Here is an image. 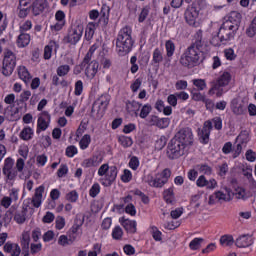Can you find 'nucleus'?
Returning <instances> with one entry per match:
<instances>
[{"label": "nucleus", "instance_id": "28", "mask_svg": "<svg viewBox=\"0 0 256 256\" xmlns=\"http://www.w3.org/2000/svg\"><path fill=\"white\" fill-rule=\"evenodd\" d=\"M31 243V234L29 232H23L21 245L23 251H29V244Z\"/></svg>", "mask_w": 256, "mask_h": 256}, {"label": "nucleus", "instance_id": "46", "mask_svg": "<svg viewBox=\"0 0 256 256\" xmlns=\"http://www.w3.org/2000/svg\"><path fill=\"white\" fill-rule=\"evenodd\" d=\"M158 176L161 177L164 182L169 183V179L171 178V169H164L161 173H158Z\"/></svg>", "mask_w": 256, "mask_h": 256}, {"label": "nucleus", "instance_id": "35", "mask_svg": "<svg viewBox=\"0 0 256 256\" xmlns=\"http://www.w3.org/2000/svg\"><path fill=\"white\" fill-rule=\"evenodd\" d=\"M199 173H203V175H211L213 173V169L207 164H200L196 166Z\"/></svg>", "mask_w": 256, "mask_h": 256}, {"label": "nucleus", "instance_id": "12", "mask_svg": "<svg viewBox=\"0 0 256 256\" xmlns=\"http://www.w3.org/2000/svg\"><path fill=\"white\" fill-rule=\"evenodd\" d=\"M50 121L51 115H49V112H42V115L38 118L36 133L39 135L41 131H47V129L49 128Z\"/></svg>", "mask_w": 256, "mask_h": 256}, {"label": "nucleus", "instance_id": "49", "mask_svg": "<svg viewBox=\"0 0 256 256\" xmlns=\"http://www.w3.org/2000/svg\"><path fill=\"white\" fill-rule=\"evenodd\" d=\"M101 191V186H99V183L93 184V186L90 189L89 195L90 197H97Z\"/></svg>", "mask_w": 256, "mask_h": 256}, {"label": "nucleus", "instance_id": "4", "mask_svg": "<svg viewBox=\"0 0 256 256\" xmlns=\"http://www.w3.org/2000/svg\"><path fill=\"white\" fill-rule=\"evenodd\" d=\"M15 67H17V55L13 51L6 49L2 61V75L4 77H11L13 71H15Z\"/></svg>", "mask_w": 256, "mask_h": 256}, {"label": "nucleus", "instance_id": "33", "mask_svg": "<svg viewBox=\"0 0 256 256\" xmlns=\"http://www.w3.org/2000/svg\"><path fill=\"white\" fill-rule=\"evenodd\" d=\"M141 109V104L137 101H132L127 103V111L129 113H137Z\"/></svg>", "mask_w": 256, "mask_h": 256}, {"label": "nucleus", "instance_id": "63", "mask_svg": "<svg viewBox=\"0 0 256 256\" xmlns=\"http://www.w3.org/2000/svg\"><path fill=\"white\" fill-rule=\"evenodd\" d=\"M66 155L67 157H73L77 155V148L75 146H68L66 148Z\"/></svg>", "mask_w": 256, "mask_h": 256}, {"label": "nucleus", "instance_id": "62", "mask_svg": "<svg viewBox=\"0 0 256 256\" xmlns=\"http://www.w3.org/2000/svg\"><path fill=\"white\" fill-rule=\"evenodd\" d=\"M55 221V215L51 212H47L43 217V223H53Z\"/></svg>", "mask_w": 256, "mask_h": 256}, {"label": "nucleus", "instance_id": "24", "mask_svg": "<svg viewBox=\"0 0 256 256\" xmlns=\"http://www.w3.org/2000/svg\"><path fill=\"white\" fill-rule=\"evenodd\" d=\"M101 163V158L99 159L97 156H93L92 158L85 159L82 162V167H85L86 169L89 167H99Z\"/></svg>", "mask_w": 256, "mask_h": 256}, {"label": "nucleus", "instance_id": "5", "mask_svg": "<svg viewBox=\"0 0 256 256\" xmlns=\"http://www.w3.org/2000/svg\"><path fill=\"white\" fill-rule=\"evenodd\" d=\"M231 81V74L224 72L217 80L211 82V88L208 91L209 95H215L216 97L223 96V87H227Z\"/></svg>", "mask_w": 256, "mask_h": 256}, {"label": "nucleus", "instance_id": "34", "mask_svg": "<svg viewBox=\"0 0 256 256\" xmlns=\"http://www.w3.org/2000/svg\"><path fill=\"white\" fill-rule=\"evenodd\" d=\"M165 47L167 57H171L175 54V43L173 41L167 40L165 43Z\"/></svg>", "mask_w": 256, "mask_h": 256}, {"label": "nucleus", "instance_id": "47", "mask_svg": "<svg viewBox=\"0 0 256 256\" xmlns=\"http://www.w3.org/2000/svg\"><path fill=\"white\" fill-rule=\"evenodd\" d=\"M70 69L71 68L69 67V65H62V66L58 67L57 76L65 77V75H67V73H69Z\"/></svg>", "mask_w": 256, "mask_h": 256}, {"label": "nucleus", "instance_id": "56", "mask_svg": "<svg viewBox=\"0 0 256 256\" xmlns=\"http://www.w3.org/2000/svg\"><path fill=\"white\" fill-rule=\"evenodd\" d=\"M177 91H185L187 89V81L185 80H178L175 84Z\"/></svg>", "mask_w": 256, "mask_h": 256}, {"label": "nucleus", "instance_id": "23", "mask_svg": "<svg viewBox=\"0 0 256 256\" xmlns=\"http://www.w3.org/2000/svg\"><path fill=\"white\" fill-rule=\"evenodd\" d=\"M231 109L234 115H243L245 113V106L239 103L237 99L232 100Z\"/></svg>", "mask_w": 256, "mask_h": 256}, {"label": "nucleus", "instance_id": "42", "mask_svg": "<svg viewBox=\"0 0 256 256\" xmlns=\"http://www.w3.org/2000/svg\"><path fill=\"white\" fill-rule=\"evenodd\" d=\"M89 143H91V135L86 134L80 140V148L87 149V147H89Z\"/></svg>", "mask_w": 256, "mask_h": 256}, {"label": "nucleus", "instance_id": "20", "mask_svg": "<svg viewBox=\"0 0 256 256\" xmlns=\"http://www.w3.org/2000/svg\"><path fill=\"white\" fill-rule=\"evenodd\" d=\"M97 71H99V62L93 60L86 67L85 75L88 79H93L97 75Z\"/></svg>", "mask_w": 256, "mask_h": 256}, {"label": "nucleus", "instance_id": "64", "mask_svg": "<svg viewBox=\"0 0 256 256\" xmlns=\"http://www.w3.org/2000/svg\"><path fill=\"white\" fill-rule=\"evenodd\" d=\"M63 227H65V218L58 216L56 218V229H63Z\"/></svg>", "mask_w": 256, "mask_h": 256}, {"label": "nucleus", "instance_id": "30", "mask_svg": "<svg viewBox=\"0 0 256 256\" xmlns=\"http://www.w3.org/2000/svg\"><path fill=\"white\" fill-rule=\"evenodd\" d=\"M163 197L166 203H169V204L173 203V201H175V194L173 193V188L164 190Z\"/></svg>", "mask_w": 256, "mask_h": 256}, {"label": "nucleus", "instance_id": "29", "mask_svg": "<svg viewBox=\"0 0 256 256\" xmlns=\"http://www.w3.org/2000/svg\"><path fill=\"white\" fill-rule=\"evenodd\" d=\"M93 35H95V23L90 22L85 31V38L87 41H91L93 39Z\"/></svg>", "mask_w": 256, "mask_h": 256}, {"label": "nucleus", "instance_id": "11", "mask_svg": "<svg viewBox=\"0 0 256 256\" xmlns=\"http://www.w3.org/2000/svg\"><path fill=\"white\" fill-rule=\"evenodd\" d=\"M115 179H117V166H110V169H108L105 177L100 179V183L104 187H111Z\"/></svg>", "mask_w": 256, "mask_h": 256}, {"label": "nucleus", "instance_id": "31", "mask_svg": "<svg viewBox=\"0 0 256 256\" xmlns=\"http://www.w3.org/2000/svg\"><path fill=\"white\" fill-rule=\"evenodd\" d=\"M57 46V42L50 41L49 45L44 48V59H49L53 53V47Z\"/></svg>", "mask_w": 256, "mask_h": 256}, {"label": "nucleus", "instance_id": "38", "mask_svg": "<svg viewBox=\"0 0 256 256\" xmlns=\"http://www.w3.org/2000/svg\"><path fill=\"white\" fill-rule=\"evenodd\" d=\"M152 110H153V107H151V105L145 104L140 110L141 119H147V117L149 116V113H151Z\"/></svg>", "mask_w": 256, "mask_h": 256}, {"label": "nucleus", "instance_id": "2", "mask_svg": "<svg viewBox=\"0 0 256 256\" xmlns=\"http://www.w3.org/2000/svg\"><path fill=\"white\" fill-rule=\"evenodd\" d=\"M132 33L133 30H131L129 26H125L118 33L116 38V51L121 57L131 53L133 45H135V41H133V37L131 36Z\"/></svg>", "mask_w": 256, "mask_h": 256}, {"label": "nucleus", "instance_id": "60", "mask_svg": "<svg viewBox=\"0 0 256 256\" xmlns=\"http://www.w3.org/2000/svg\"><path fill=\"white\" fill-rule=\"evenodd\" d=\"M68 172H69V168H67V165L62 164L57 171V175L58 177H63L64 175H67Z\"/></svg>", "mask_w": 256, "mask_h": 256}, {"label": "nucleus", "instance_id": "10", "mask_svg": "<svg viewBox=\"0 0 256 256\" xmlns=\"http://www.w3.org/2000/svg\"><path fill=\"white\" fill-rule=\"evenodd\" d=\"M109 95H102L92 105L91 113H99L100 111H106L109 106Z\"/></svg>", "mask_w": 256, "mask_h": 256}, {"label": "nucleus", "instance_id": "44", "mask_svg": "<svg viewBox=\"0 0 256 256\" xmlns=\"http://www.w3.org/2000/svg\"><path fill=\"white\" fill-rule=\"evenodd\" d=\"M119 143L122 147H131V145H133V139H131V137L122 136L119 138Z\"/></svg>", "mask_w": 256, "mask_h": 256}, {"label": "nucleus", "instance_id": "19", "mask_svg": "<svg viewBox=\"0 0 256 256\" xmlns=\"http://www.w3.org/2000/svg\"><path fill=\"white\" fill-rule=\"evenodd\" d=\"M120 221L127 233H137V222L135 220H129L122 217Z\"/></svg>", "mask_w": 256, "mask_h": 256}, {"label": "nucleus", "instance_id": "7", "mask_svg": "<svg viewBox=\"0 0 256 256\" xmlns=\"http://www.w3.org/2000/svg\"><path fill=\"white\" fill-rule=\"evenodd\" d=\"M83 37V25L72 26L67 36L64 38V43H70V45H77Z\"/></svg>", "mask_w": 256, "mask_h": 256}, {"label": "nucleus", "instance_id": "50", "mask_svg": "<svg viewBox=\"0 0 256 256\" xmlns=\"http://www.w3.org/2000/svg\"><path fill=\"white\" fill-rule=\"evenodd\" d=\"M66 199L70 201V203H76L77 199H79V194H77V191L73 190L66 195Z\"/></svg>", "mask_w": 256, "mask_h": 256}, {"label": "nucleus", "instance_id": "3", "mask_svg": "<svg viewBox=\"0 0 256 256\" xmlns=\"http://www.w3.org/2000/svg\"><path fill=\"white\" fill-rule=\"evenodd\" d=\"M237 17V19L241 18V14L237 12H231L230 17L226 21L223 22L221 25L219 32H218V38L220 40V43H227V41H231L235 37V32L237 29H239V26H237V22L233 21V18Z\"/></svg>", "mask_w": 256, "mask_h": 256}, {"label": "nucleus", "instance_id": "59", "mask_svg": "<svg viewBox=\"0 0 256 256\" xmlns=\"http://www.w3.org/2000/svg\"><path fill=\"white\" fill-rule=\"evenodd\" d=\"M143 83V80L141 78H137L134 83L130 86L133 93H137L139 91V88L141 87V84Z\"/></svg>", "mask_w": 256, "mask_h": 256}, {"label": "nucleus", "instance_id": "6", "mask_svg": "<svg viewBox=\"0 0 256 256\" xmlns=\"http://www.w3.org/2000/svg\"><path fill=\"white\" fill-rule=\"evenodd\" d=\"M185 149H187V146L173 138L168 144L167 156L172 160L179 159V157L185 155Z\"/></svg>", "mask_w": 256, "mask_h": 256}, {"label": "nucleus", "instance_id": "37", "mask_svg": "<svg viewBox=\"0 0 256 256\" xmlns=\"http://www.w3.org/2000/svg\"><path fill=\"white\" fill-rule=\"evenodd\" d=\"M204 239L203 238H194L190 244L189 248L192 251H197V249H201V243H203Z\"/></svg>", "mask_w": 256, "mask_h": 256}, {"label": "nucleus", "instance_id": "9", "mask_svg": "<svg viewBox=\"0 0 256 256\" xmlns=\"http://www.w3.org/2000/svg\"><path fill=\"white\" fill-rule=\"evenodd\" d=\"M197 17H199V10L195 6V4H192L191 6H188L185 13H184V19L188 25L191 27H195L197 24Z\"/></svg>", "mask_w": 256, "mask_h": 256}, {"label": "nucleus", "instance_id": "45", "mask_svg": "<svg viewBox=\"0 0 256 256\" xmlns=\"http://www.w3.org/2000/svg\"><path fill=\"white\" fill-rule=\"evenodd\" d=\"M13 165H15V162L11 158H6L4 162V166L2 168V172L6 173L7 171H10L13 169Z\"/></svg>", "mask_w": 256, "mask_h": 256}, {"label": "nucleus", "instance_id": "27", "mask_svg": "<svg viewBox=\"0 0 256 256\" xmlns=\"http://www.w3.org/2000/svg\"><path fill=\"white\" fill-rule=\"evenodd\" d=\"M20 139L23 141H31L33 139V129L31 127H26L20 132Z\"/></svg>", "mask_w": 256, "mask_h": 256}, {"label": "nucleus", "instance_id": "32", "mask_svg": "<svg viewBox=\"0 0 256 256\" xmlns=\"http://www.w3.org/2000/svg\"><path fill=\"white\" fill-rule=\"evenodd\" d=\"M233 243H235V240L231 235H223L220 238V244L224 245L225 247H231Z\"/></svg>", "mask_w": 256, "mask_h": 256}, {"label": "nucleus", "instance_id": "8", "mask_svg": "<svg viewBox=\"0 0 256 256\" xmlns=\"http://www.w3.org/2000/svg\"><path fill=\"white\" fill-rule=\"evenodd\" d=\"M174 139L185 147H189L193 145V132L190 128H182L175 134Z\"/></svg>", "mask_w": 256, "mask_h": 256}, {"label": "nucleus", "instance_id": "17", "mask_svg": "<svg viewBox=\"0 0 256 256\" xmlns=\"http://www.w3.org/2000/svg\"><path fill=\"white\" fill-rule=\"evenodd\" d=\"M47 9V0H35L32 4V13L37 17Z\"/></svg>", "mask_w": 256, "mask_h": 256}, {"label": "nucleus", "instance_id": "13", "mask_svg": "<svg viewBox=\"0 0 256 256\" xmlns=\"http://www.w3.org/2000/svg\"><path fill=\"white\" fill-rule=\"evenodd\" d=\"M213 129V122L207 120L204 122L202 130L198 133L201 143L207 145L209 143V135H211V130Z\"/></svg>", "mask_w": 256, "mask_h": 256}, {"label": "nucleus", "instance_id": "1", "mask_svg": "<svg viewBox=\"0 0 256 256\" xmlns=\"http://www.w3.org/2000/svg\"><path fill=\"white\" fill-rule=\"evenodd\" d=\"M203 31L198 30L194 35V41L184 51L180 58V63L183 67L189 69L199 65L203 61Z\"/></svg>", "mask_w": 256, "mask_h": 256}, {"label": "nucleus", "instance_id": "57", "mask_svg": "<svg viewBox=\"0 0 256 256\" xmlns=\"http://www.w3.org/2000/svg\"><path fill=\"white\" fill-rule=\"evenodd\" d=\"M111 167H109V164H103L100 166V168L98 169V175L99 177H103L104 175H107L109 169Z\"/></svg>", "mask_w": 256, "mask_h": 256}, {"label": "nucleus", "instance_id": "14", "mask_svg": "<svg viewBox=\"0 0 256 256\" xmlns=\"http://www.w3.org/2000/svg\"><path fill=\"white\" fill-rule=\"evenodd\" d=\"M146 182L148 185H150V187H155L156 189H161L167 185V182H164V180L158 174H156L155 178L153 175H148Z\"/></svg>", "mask_w": 256, "mask_h": 256}, {"label": "nucleus", "instance_id": "48", "mask_svg": "<svg viewBox=\"0 0 256 256\" xmlns=\"http://www.w3.org/2000/svg\"><path fill=\"white\" fill-rule=\"evenodd\" d=\"M246 34L249 37H255L256 35V20H253L250 26L246 30Z\"/></svg>", "mask_w": 256, "mask_h": 256}, {"label": "nucleus", "instance_id": "39", "mask_svg": "<svg viewBox=\"0 0 256 256\" xmlns=\"http://www.w3.org/2000/svg\"><path fill=\"white\" fill-rule=\"evenodd\" d=\"M17 173H19V171L15 168H12L11 170L4 172L3 175L6 176V179L8 181H15V179L17 178Z\"/></svg>", "mask_w": 256, "mask_h": 256}, {"label": "nucleus", "instance_id": "21", "mask_svg": "<svg viewBox=\"0 0 256 256\" xmlns=\"http://www.w3.org/2000/svg\"><path fill=\"white\" fill-rule=\"evenodd\" d=\"M5 253H9L11 256H20L21 247L18 244L7 242L3 247Z\"/></svg>", "mask_w": 256, "mask_h": 256}, {"label": "nucleus", "instance_id": "58", "mask_svg": "<svg viewBox=\"0 0 256 256\" xmlns=\"http://www.w3.org/2000/svg\"><path fill=\"white\" fill-rule=\"evenodd\" d=\"M129 167H131L133 171H137V168L139 167V158H137L136 156H133L130 159Z\"/></svg>", "mask_w": 256, "mask_h": 256}, {"label": "nucleus", "instance_id": "53", "mask_svg": "<svg viewBox=\"0 0 256 256\" xmlns=\"http://www.w3.org/2000/svg\"><path fill=\"white\" fill-rule=\"evenodd\" d=\"M169 123H170L169 118H160V119L158 118L157 127H159L160 129H165L169 127Z\"/></svg>", "mask_w": 256, "mask_h": 256}, {"label": "nucleus", "instance_id": "25", "mask_svg": "<svg viewBox=\"0 0 256 256\" xmlns=\"http://www.w3.org/2000/svg\"><path fill=\"white\" fill-rule=\"evenodd\" d=\"M31 43V36L27 33L21 32L17 39L18 47H27Z\"/></svg>", "mask_w": 256, "mask_h": 256}, {"label": "nucleus", "instance_id": "55", "mask_svg": "<svg viewBox=\"0 0 256 256\" xmlns=\"http://www.w3.org/2000/svg\"><path fill=\"white\" fill-rule=\"evenodd\" d=\"M148 15H149V8L144 7L139 15V18H138L139 23H143V21H145L147 19Z\"/></svg>", "mask_w": 256, "mask_h": 256}, {"label": "nucleus", "instance_id": "61", "mask_svg": "<svg viewBox=\"0 0 256 256\" xmlns=\"http://www.w3.org/2000/svg\"><path fill=\"white\" fill-rule=\"evenodd\" d=\"M167 102L172 107H177V94H170L167 98Z\"/></svg>", "mask_w": 256, "mask_h": 256}, {"label": "nucleus", "instance_id": "15", "mask_svg": "<svg viewBox=\"0 0 256 256\" xmlns=\"http://www.w3.org/2000/svg\"><path fill=\"white\" fill-rule=\"evenodd\" d=\"M235 245L240 249L251 247V245H253V237L249 234L242 235L236 239Z\"/></svg>", "mask_w": 256, "mask_h": 256}, {"label": "nucleus", "instance_id": "26", "mask_svg": "<svg viewBox=\"0 0 256 256\" xmlns=\"http://www.w3.org/2000/svg\"><path fill=\"white\" fill-rule=\"evenodd\" d=\"M18 76L22 81H24V83L31 81V74L29 73V70H27L25 66H19Z\"/></svg>", "mask_w": 256, "mask_h": 256}, {"label": "nucleus", "instance_id": "52", "mask_svg": "<svg viewBox=\"0 0 256 256\" xmlns=\"http://www.w3.org/2000/svg\"><path fill=\"white\" fill-rule=\"evenodd\" d=\"M81 93H83V81L78 80L75 83V90H74V94L79 97V95H81Z\"/></svg>", "mask_w": 256, "mask_h": 256}, {"label": "nucleus", "instance_id": "40", "mask_svg": "<svg viewBox=\"0 0 256 256\" xmlns=\"http://www.w3.org/2000/svg\"><path fill=\"white\" fill-rule=\"evenodd\" d=\"M192 83L195 87H197L198 91H203L207 88V83L204 79H194L192 80Z\"/></svg>", "mask_w": 256, "mask_h": 256}, {"label": "nucleus", "instance_id": "36", "mask_svg": "<svg viewBox=\"0 0 256 256\" xmlns=\"http://www.w3.org/2000/svg\"><path fill=\"white\" fill-rule=\"evenodd\" d=\"M152 61L154 64H159L163 62V52L159 48H156L154 50Z\"/></svg>", "mask_w": 256, "mask_h": 256}, {"label": "nucleus", "instance_id": "18", "mask_svg": "<svg viewBox=\"0 0 256 256\" xmlns=\"http://www.w3.org/2000/svg\"><path fill=\"white\" fill-rule=\"evenodd\" d=\"M43 193H45V187L39 186L38 188L35 189V194L32 197V204L33 207H41V203L43 201Z\"/></svg>", "mask_w": 256, "mask_h": 256}, {"label": "nucleus", "instance_id": "43", "mask_svg": "<svg viewBox=\"0 0 256 256\" xmlns=\"http://www.w3.org/2000/svg\"><path fill=\"white\" fill-rule=\"evenodd\" d=\"M224 55L228 61H235L237 59V54H235V51L233 48H228L224 51Z\"/></svg>", "mask_w": 256, "mask_h": 256}, {"label": "nucleus", "instance_id": "16", "mask_svg": "<svg viewBox=\"0 0 256 256\" xmlns=\"http://www.w3.org/2000/svg\"><path fill=\"white\" fill-rule=\"evenodd\" d=\"M197 187H207V189H215L217 187V181L215 179H211L208 181L204 175L199 176L196 181Z\"/></svg>", "mask_w": 256, "mask_h": 256}, {"label": "nucleus", "instance_id": "51", "mask_svg": "<svg viewBox=\"0 0 256 256\" xmlns=\"http://www.w3.org/2000/svg\"><path fill=\"white\" fill-rule=\"evenodd\" d=\"M112 237L116 240L121 239V237H123V229H121L119 226H116L112 231Z\"/></svg>", "mask_w": 256, "mask_h": 256}, {"label": "nucleus", "instance_id": "22", "mask_svg": "<svg viewBox=\"0 0 256 256\" xmlns=\"http://www.w3.org/2000/svg\"><path fill=\"white\" fill-rule=\"evenodd\" d=\"M27 217V208L22 207L21 210H17L14 215V221L19 225L23 224L26 221Z\"/></svg>", "mask_w": 256, "mask_h": 256}, {"label": "nucleus", "instance_id": "41", "mask_svg": "<svg viewBox=\"0 0 256 256\" xmlns=\"http://www.w3.org/2000/svg\"><path fill=\"white\" fill-rule=\"evenodd\" d=\"M58 243L62 247H67V245H73V239H69L66 235H61L58 239Z\"/></svg>", "mask_w": 256, "mask_h": 256}, {"label": "nucleus", "instance_id": "54", "mask_svg": "<svg viewBox=\"0 0 256 256\" xmlns=\"http://www.w3.org/2000/svg\"><path fill=\"white\" fill-rule=\"evenodd\" d=\"M123 183H129L133 179V175L130 170L125 169L123 175L121 176Z\"/></svg>", "mask_w": 256, "mask_h": 256}]
</instances>
